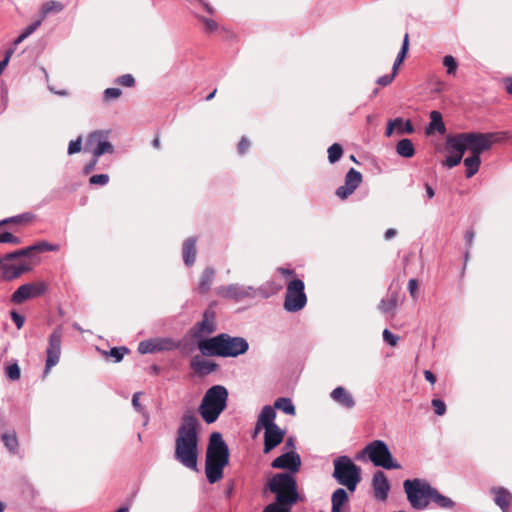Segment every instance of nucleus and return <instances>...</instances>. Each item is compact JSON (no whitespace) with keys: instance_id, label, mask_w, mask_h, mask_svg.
<instances>
[{"instance_id":"1","label":"nucleus","mask_w":512,"mask_h":512,"mask_svg":"<svg viewBox=\"0 0 512 512\" xmlns=\"http://www.w3.org/2000/svg\"><path fill=\"white\" fill-rule=\"evenodd\" d=\"M199 421L193 412L183 414L177 429L174 458L185 468L197 471Z\"/></svg>"},{"instance_id":"2","label":"nucleus","mask_w":512,"mask_h":512,"mask_svg":"<svg viewBox=\"0 0 512 512\" xmlns=\"http://www.w3.org/2000/svg\"><path fill=\"white\" fill-rule=\"evenodd\" d=\"M267 488L276 495V498L262 512H292V507L299 500L297 482L293 475L277 473L269 480Z\"/></svg>"},{"instance_id":"3","label":"nucleus","mask_w":512,"mask_h":512,"mask_svg":"<svg viewBox=\"0 0 512 512\" xmlns=\"http://www.w3.org/2000/svg\"><path fill=\"white\" fill-rule=\"evenodd\" d=\"M198 349L203 356L235 358L245 354L249 349V344L243 337L220 333L199 341Z\"/></svg>"},{"instance_id":"4","label":"nucleus","mask_w":512,"mask_h":512,"mask_svg":"<svg viewBox=\"0 0 512 512\" xmlns=\"http://www.w3.org/2000/svg\"><path fill=\"white\" fill-rule=\"evenodd\" d=\"M229 463V449L219 432L210 435L206 452L205 474L207 481L214 484L223 478V470Z\"/></svg>"},{"instance_id":"5","label":"nucleus","mask_w":512,"mask_h":512,"mask_svg":"<svg viewBox=\"0 0 512 512\" xmlns=\"http://www.w3.org/2000/svg\"><path fill=\"white\" fill-rule=\"evenodd\" d=\"M228 390L223 385H214L204 394L198 412L206 424L216 422L227 407Z\"/></svg>"},{"instance_id":"6","label":"nucleus","mask_w":512,"mask_h":512,"mask_svg":"<svg viewBox=\"0 0 512 512\" xmlns=\"http://www.w3.org/2000/svg\"><path fill=\"white\" fill-rule=\"evenodd\" d=\"M280 289L281 286L276 285L274 282H268L259 288L234 283L218 287L216 294L221 298L240 302L245 299H253L258 295L263 298H268L270 295L277 293Z\"/></svg>"},{"instance_id":"7","label":"nucleus","mask_w":512,"mask_h":512,"mask_svg":"<svg viewBox=\"0 0 512 512\" xmlns=\"http://www.w3.org/2000/svg\"><path fill=\"white\" fill-rule=\"evenodd\" d=\"M505 134L498 132H464L455 136L465 151H469L472 155L480 156L483 152L490 150L493 144L500 141L502 139L501 136Z\"/></svg>"},{"instance_id":"8","label":"nucleus","mask_w":512,"mask_h":512,"mask_svg":"<svg viewBox=\"0 0 512 512\" xmlns=\"http://www.w3.org/2000/svg\"><path fill=\"white\" fill-rule=\"evenodd\" d=\"M403 487L411 507L415 510H424L428 507L435 489L427 481L419 478L405 480Z\"/></svg>"},{"instance_id":"9","label":"nucleus","mask_w":512,"mask_h":512,"mask_svg":"<svg viewBox=\"0 0 512 512\" xmlns=\"http://www.w3.org/2000/svg\"><path fill=\"white\" fill-rule=\"evenodd\" d=\"M333 477L336 481L351 492H354L361 481L360 467H358L348 456H339L333 461Z\"/></svg>"},{"instance_id":"10","label":"nucleus","mask_w":512,"mask_h":512,"mask_svg":"<svg viewBox=\"0 0 512 512\" xmlns=\"http://www.w3.org/2000/svg\"><path fill=\"white\" fill-rule=\"evenodd\" d=\"M368 459L377 467L384 469H400L401 465L393 459L387 444L382 440H374L363 450Z\"/></svg>"},{"instance_id":"11","label":"nucleus","mask_w":512,"mask_h":512,"mask_svg":"<svg viewBox=\"0 0 512 512\" xmlns=\"http://www.w3.org/2000/svg\"><path fill=\"white\" fill-rule=\"evenodd\" d=\"M304 288L305 285L301 279H293L288 283L283 305L287 312H298L305 307L307 297Z\"/></svg>"},{"instance_id":"12","label":"nucleus","mask_w":512,"mask_h":512,"mask_svg":"<svg viewBox=\"0 0 512 512\" xmlns=\"http://www.w3.org/2000/svg\"><path fill=\"white\" fill-rule=\"evenodd\" d=\"M63 338L62 326H57L48 338V346L46 348V362L44 375H48L50 370L59 363L61 356V343Z\"/></svg>"},{"instance_id":"13","label":"nucleus","mask_w":512,"mask_h":512,"mask_svg":"<svg viewBox=\"0 0 512 512\" xmlns=\"http://www.w3.org/2000/svg\"><path fill=\"white\" fill-rule=\"evenodd\" d=\"M86 149L90 150L93 157L99 158L105 153H113L114 147L108 141V132L94 131L90 133L86 140Z\"/></svg>"},{"instance_id":"14","label":"nucleus","mask_w":512,"mask_h":512,"mask_svg":"<svg viewBox=\"0 0 512 512\" xmlns=\"http://www.w3.org/2000/svg\"><path fill=\"white\" fill-rule=\"evenodd\" d=\"M48 287L45 282L26 283L17 288L11 296L14 304H21L28 299L36 298L43 295Z\"/></svg>"},{"instance_id":"15","label":"nucleus","mask_w":512,"mask_h":512,"mask_svg":"<svg viewBox=\"0 0 512 512\" xmlns=\"http://www.w3.org/2000/svg\"><path fill=\"white\" fill-rule=\"evenodd\" d=\"M31 264L25 259L5 260L3 266V279L12 281L22 274L31 271Z\"/></svg>"},{"instance_id":"16","label":"nucleus","mask_w":512,"mask_h":512,"mask_svg":"<svg viewBox=\"0 0 512 512\" xmlns=\"http://www.w3.org/2000/svg\"><path fill=\"white\" fill-rule=\"evenodd\" d=\"M362 182V174L354 168H350L345 176L344 185L336 189V196L344 200L348 198Z\"/></svg>"},{"instance_id":"17","label":"nucleus","mask_w":512,"mask_h":512,"mask_svg":"<svg viewBox=\"0 0 512 512\" xmlns=\"http://www.w3.org/2000/svg\"><path fill=\"white\" fill-rule=\"evenodd\" d=\"M446 149L448 152V156L444 161V166L447 168H453L460 164L462 161L465 150L463 149L462 144L458 141L456 136H448L446 141Z\"/></svg>"},{"instance_id":"18","label":"nucleus","mask_w":512,"mask_h":512,"mask_svg":"<svg viewBox=\"0 0 512 512\" xmlns=\"http://www.w3.org/2000/svg\"><path fill=\"white\" fill-rule=\"evenodd\" d=\"M216 330L215 315L213 311L206 310L203 319L191 329L195 339L204 340L203 337L212 334Z\"/></svg>"},{"instance_id":"19","label":"nucleus","mask_w":512,"mask_h":512,"mask_svg":"<svg viewBox=\"0 0 512 512\" xmlns=\"http://www.w3.org/2000/svg\"><path fill=\"white\" fill-rule=\"evenodd\" d=\"M271 466L275 469H285L296 473L301 467V458L295 451L291 450L275 458Z\"/></svg>"},{"instance_id":"20","label":"nucleus","mask_w":512,"mask_h":512,"mask_svg":"<svg viewBox=\"0 0 512 512\" xmlns=\"http://www.w3.org/2000/svg\"><path fill=\"white\" fill-rule=\"evenodd\" d=\"M374 497L379 501H385L390 491L389 481L383 471H376L372 479Z\"/></svg>"},{"instance_id":"21","label":"nucleus","mask_w":512,"mask_h":512,"mask_svg":"<svg viewBox=\"0 0 512 512\" xmlns=\"http://www.w3.org/2000/svg\"><path fill=\"white\" fill-rule=\"evenodd\" d=\"M330 398L344 409L351 410L356 401L353 394L343 386H338L330 392Z\"/></svg>"},{"instance_id":"22","label":"nucleus","mask_w":512,"mask_h":512,"mask_svg":"<svg viewBox=\"0 0 512 512\" xmlns=\"http://www.w3.org/2000/svg\"><path fill=\"white\" fill-rule=\"evenodd\" d=\"M285 432L278 427L273 425L272 427L265 428L264 433V452L268 453L276 446H278L284 438Z\"/></svg>"},{"instance_id":"23","label":"nucleus","mask_w":512,"mask_h":512,"mask_svg":"<svg viewBox=\"0 0 512 512\" xmlns=\"http://www.w3.org/2000/svg\"><path fill=\"white\" fill-rule=\"evenodd\" d=\"M494 494V502L502 512H508L512 500V494L503 487H496L491 490Z\"/></svg>"},{"instance_id":"24","label":"nucleus","mask_w":512,"mask_h":512,"mask_svg":"<svg viewBox=\"0 0 512 512\" xmlns=\"http://www.w3.org/2000/svg\"><path fill=\"white\" fill-rule=\"evenodd\" d=\"M191 367L199 374L208 375L214 372L218 365L211 360L196 356L191 361Z\"/></svg>"},{"instance_id":"25","label":"nucleus","mask_w":512,"mask_h":512,"mask_svg":"<svg viewBox=\"0 0 512 512\" xmlns=\"http://www.w3.org/2000/svg\"><path fill=\"white\" fill-rule=\"evenodd\" d=\"M275 418L276 412L273 406H264L258 416L256 428L260 429V427H263L265 429L267 427H272L273 425H276L274 422Z\"/></svg>"},{"instance_id":"26","label":"nucleus","mask_w":512,"mask_h":512,"mask_svg":"<svg viewBox=\"0 0 512 512\" xmlns=\"http://www.w3.org/2000/svg\"><path fill=\"white\" fill-rule=\"evenodd\" d=\"M183 260L187 266L194 264L196 260V238L190 237L183 244Z\"/></svg>"},{"instance_id":"27","label":"nucleus","mask_w":512,"mask_h":512,"mask_svg":"<svg viewBox=\"0 0 512 512\" xmlns=\"http://www.w3.org/2000/svg\"><path fill=\"white\" fill-rule=\"evenodd\" d=\"M215 278V270L212 267H206L203 271L199 283H198V291L201 294H205L210 290V287L213 283V280Z\"/></svg>"},{"instance_id":"28","label":"nucleus","mask_w":512,"mask_h":512,"mask_svg":"<svg viewBox=\"0 0 512 512\" xmlns=\"http://www.w3.org/2000/svg\"><path fill=\"white\" fill-rule=\"evenodd\" d=\"M332 508L331 512H342V507L348 502V494L345 489H336L331 497Z\"/></svg>"},{"instance_id":"29","label":"nucleus","mask_w":512,"mask_h":512,"mask_svg":"<svg viewBox=\"0 0 512 512\" xmlns=\"http://www.w3.org/2000/svg\"><path fill=\"white\" fill-rule=\"evenodd\" d=\"M398 305V294L397 292H392L389 295H387L386 298H383L379 303V310L382 313H391L393 312Z\"/></svg>"},{"instance_id":"30","label":"nucleus","mask_w":512,"mask_h":512,"mask_svg":"<svg viewBox=\"0 0 512 512\" xmlns=\"http://www.w3.org/2000/svg\"><path fill=\"white\" fill-rule=\"evenodd\" d=\"M481 158L477 155H470L464 159V166L466 167L465 175L467 178L474 176L480 168Z\"/></svg>"},{"instance_id":"31","label":"nucleus","mask_w":512,"mask_h":512,"mask_svg":"<svg viewBox=\"0 0 512 512\" xmlns=\"http://www.w3.org/2000/svg\"><path fill=\"white\" fill-rule=\"evenodd\" d=\"M64 5L59 1H47L40 8V19L44 20L50 13H60L63 11Z\"/></svg>"},{"instance_id":"32","label":"nucleus","mask_w":512,"mask_h":512,"mask_svg":"<svg viewBox=\"0 0 512 512\" xmlns=\"http://www.w3.org/2000/svg\"><path fill=\"white\" fill-rule=\"evenodd\" d=\"M396 152L404 158H411L415 154V149L410 139H402L396 145Z\"/></svg>"},{"instance_id":"33","label":"nucleus","mask_w":512,"mask_h":512,"mask_svg":"<svg viewBox=\"0 0 512 512\" xmlns=\"http://www.w3.org/2000/svg\"><path fill=\"white\" fill-rule=\"evenodd\" d=\"M157 352L172 351L180 347V342L169 337H156Z\"/></svg>"},{"instance_id":"34","label":"nucleus","mask_w":512,"mask_h":512,"mask_svg":"<svg viewBox=\"0 0 512 512\" xmlns=\"http://www.w3.org/2000/svg\"><path fill=\"white\" fill-rule=\"evenodd\" d=\"M274 409L281 410L287 415H295V406L290 398L280 397L274 402Z\"/></svg>"},{"instance_id":"35","label":"nucleus","mask_w":512,"mask_h":512,"mask_svg":"<svg viewBox=\"0 0 512 512\" xmlns=\"http://www.w3.org/2000/svg\"><path fill=\"white\" fill-rule=\"evenodd\" d=\"M431 501L443 509H452L455 506V502L451 498L440 494L437 489H434Z\"/></svg>"},{"instance_id":"36","label":"nucleus","mask_w":512,"mask_h":512,"mask_svg":"<svg viewBox=\"0 0 512 512\" xmlns=\"http://www.w3.org/2000/svg\"><path fill=\"white\" fill-rule=\"evenodd\" d=\"M408 48H409V36H408V34H405L403 43H402V47H401L400 51L398 52V55L394 61L393 67H392V72H394V75H397L398 67L404 61V59L407 55V52H408Z\"/></svg>"},{"instance_id":"37","label":"nucleus","mask_w":512,"mask_h":512,"mask_svg":"<svg viewBox=\"0 0 512 512\" xmlns=\"http://www.w3.org/2000/svg\"><path fill=\"white\" fill-rule=\"evenodd\" d=\"M42 24V20H37L28 25L20 35L14 40V46H18L22 43L26 38H28L31 34H33Z\"/></svg>"},{"instance_id":"38","label":"nucleus","mask_w":512,"mask_h":512,"mask_svg":"<svg viewBox=\"0 0 512 512\" xmlns=\"http://www.w3.org/2000/svg\"><path fill=\"white\" fill-rule=\"evenodd\" d=\"M430 119H431V122H430V126H429V132L431 130H436L442 134L446 131L445 125L442 121V115L440 112L432 111L430 113Z\"/></svg>"},{"instance_id":"39","label":"nucleus","mask_w":512,"mask_h":512,"mask_svg":"<svg viewBox=\"0 0 512 512\" xmlns=\"http://www.w3.org/2000/svg\"><path fill=\"white\" fill-rule=\"evenodd\" d=\"M128 353H129V349H128V348H126V347H124V346H121V347H114V348L110 349L109 351H103V353H102V354H103L105 357H111V358H113V361H114L115 363H118V362H120V361L124 358V356H125L126 354H128Z\"/></svg>"},{"instance_id":"40","label":"nucleus","mask_w":512,"mask_h":512,"mask_svg":"<svg viewBox=\"0 0 512 512\" xmlns=\"http://www.w3.org/2000/svg\"><path fill=\"white\" fill-rule=\"evenodd\" d=\"M142 392H135L132 396V406L133 408L140 413L144 417V425H147L149 422V415L145 408L140 403V396Z\"/></svg>"},{"instance_id":"41","label":"nucleus","mask_w":512,"mask_h":512,"mask_svg":"<svg viewBox=\"0 0 512 512\" xmlns=\"http://www.w3.org/2000/svg\"><path fill=\"white\" fill-rule=\"evenodd\" d=\"M32 252H35L33 245L16 250L11 253H7L6 259H10V260H18L19 258L24 259L25 257H30Z\"/></svg>"},{"instance_id":"42","label":"nucleus","mask_w":512,"mask_h":512,"mask_svg":"<svg viewBox=\"0 0 512 512\" xmlns=\"http://www.w3.org/2000/svg\"><path fill=\"white\" fill-rule=\"evenodd\" d=\"M2 441L9 451L14 452L18 447L16 433L14 431L2 434Z\"/></svg>"},{"instance_id":"43","label":"nucleus","mask_w":512,"mask_h":512,"mask_svg":"<svg viewBox=\"0 0 512 512\" xmlns=\"http://www.w3.org/2000/svg\"><path fill=\"white\" fill-rule=\"evenodd\" d=\"M138 352L140 354H150L157 352L155 338L141 341L138 345Z\"/></svg>"},{"instance_id":"44","label":"nucleus","mask_w":512,"mask_h":512,"mask_svg":"<svg viewBox=\"0 0 512 512\" xmlns=\"http://www.w3.org/2000/svg\"><path fill=\"white\" fill-rule=\"evenodd\" d=\"M343 154V148L340 144L334 143L328 148V160L330 163L337 162Z\"/></svg>"},{"instance_id":"45","label":"nucleus","mask_w":512,"mask_h":512,"mask_svg":"<svg viewBox=\"0 0 512 512\" xmlns=\"http://www.w3.org/2000/svg\"><path fill=\"white\" fill-rule=\"evenodd\" d=\"M396 132L399 135L412 134L414 132V127L410 120L404 121L402 118H400V122H397L396 125Z\"/></svg>"},{"instance_id":"46","label":"nucleus","mask_w":512,"mask_h":512,"mask_svg":"<svg viewBox=\"0 0 512 512\" xmlns=\"http://www.w3.org/2000/svg\"><path fill=\"white\" fill-rule=\"evenodd\" d=\"M5 374L8 379L16 381L21 376L20 367L17 363H13L6 367Z\"/></svg>"},{"instance_id":"47","label":"nucleus","mask_w":512,"mask_h":512,"mask_svg":"<svg viewBox=\"0 0 512 512\" xmlns=\"http://www.w3.org/2000/svg\"><path fill=\"white\" fill-rule=\"evenodd\" d=\"M443 65L446 67L447 73L449 75H454L456 73L458 64L456 62V59L453 56L446 55L443 58Z\"/></svg>"},{"instance_id":"48","label":"nucleus","mask_w":512,"mask_h":512,"mask_svg":"<svg viewBox=\"0 0 512 512\" xmlns=\"http://www.w3.org/2000/svg\"><path fill=\"white\" fill-rule=\"evenodd\" d=\"M35 252H45V251H57L58 246L50 244L47 241H40L33 244Z\"/></svg>"},{"instance_id":"49","label":"nucleus","mask_w":512,"mask_h":512,"mask_svg":"<svg viewBox=\"0 0 512 512\" xmlns=\"http://www.w3.org/2000/svg\"><path fill=\"white\" fill-rule=\"evenodd\" d=\"M0 243L20 244L21 239L10 232L0 233Z\"/></svg>"},{"instance_id":"50","label":"nucleus","mask_w":512,"mask_h":512,"mask_svg":"<svg viewBox=\"0 0 512 512\" xmlns=\"http://www.w3.org/2000/svg\"><path fill=\"white\" fill-rule=\"evenodd\" d=\"M109 182V176L107 174H96L90 177L89 183L91 185L104 186Z\"/></svg>"},{"instance_id":"51","label":"nucleus","mask_w":512,"mask_h":512,"mask_svg":"<svg viewBox=\"0 0 512 512\" xmlns=\"http://www.w3.org/2000/svg\"><path fill=\"white\" fill-rule=\"evenodd\" d=\"M121 94L122 91L119 88H107L103 93V97L105 101H110L119 98Z\"/></svg>"},{"instance_id":"52","label":"nucleus","mask_w":512,"mask_h":512,"mask_svg":"<svg viewBox=\"0 0 512 512\" xmlns=\"http://www.w3.org/2000/svg\"><path fill=\"white\" fill-rule=\"evenodd\" d=\"M383 340L389 344L390 346L394 347L397 345L399 341V337L393 334L390 330L384 329L383 331Z\"/></svg>"},{"instance_id":"53","label":"nucleus","mask_w":512,"mask_h":512,"mask_svg":"<svg viewBox=\"0 0 512 512\" xmlns=\"http://www.w3.org/2000/svg\"><path fill=\"white\" fill-rule=\"evenodd\" d=\"M116 82L125 87H132L135 84V79L131 74H124L118 77Z\"/></svg>"},{"instance_id":"54","label":"nucleus","mask_w":512,"mask_h":512,"mask_svg":"<svg viewBox=\"0 0 512 512\" xmlns=\"http://www.w3.org/2000/svg\"><path fill=\"white\" fill-rule=\"evenodd\" d=\"M432 407L438 416H442L446 412V404L440 399H433Z\"/></svg>"},{"instance_id":"55","label":"nucleus","mask_w":512,"mask_h":512,"mask_svg":"<svg viewBox=\"0 0 512 512\" xmlns=\"http://www.w3.org/2000/svg\"><path fill=\"white\" fill-rule=\"evenodd\" d=\"M81 146H82L81 137H78L76 140L71 141L68 146V154L72 155V154L80 152Z\"/></svg>"},{"instance_id":"56","label":"nucleus","mask_w":512,"mask_h":512,"mask_svg":"<svg viewBox=\"0 0 512 512\" xmlns=\"http://www.w3.org/2000/svg\"><path fill=\"white\" fill-rule=\"evenodd\" d=\"M199 19L203 23L205 30L208 32H213L218 27L217 23L213 19H209L206 17H200Z\"/></svg>"},{"instance_id":"57","label":"nucleus","mask_w":512,"mask_h":512,"mask_svg":"<svg viewBox=\"0 0 512 512\" xmlns=\"http://www.w3.org/2000/svg\"><path fill=\"white\" fill-rule=\"evenodd\" d=\"M408 290L413 299L418 297V281L416 279H410L408 282Z\"/></svg>"},{"instance_id":"58","label":"nucleus","mask_w":512,"mask_h":512,"mask_svg":"<svg viewBox=\"0 0 512 512\" xmlns=\"http://www.w3.org/2000/svg\"><path fill=\"white\" fill-rule=\"evenodd\" d=\"M11 319L18 329H21L23 327L25 319L21 314L17 313L16 311H12Z\"/></svg>"},{"instance_id":"59","label":"nucleus","mask_w":512,"mask_h":512,"mask_svg":"<svg viewBox=\"0 0 512 512\" xmlns=\"http://www.w3.org/2000/svg\"><path fill=\"white\" fill-rule=\"evenodd\" d=\"M397 122H400V117L388 121L385 136H392L394 129H396Z\"/></svg>"},{"instance_id":"60","label":"nucleus","mask_w":512,"mask_h":512,"mask_svg":"<svg viewBox=\"0 0 512 512\" xmlns=\"http://www.w3.org/2000/svg\"><path fill=\"white\" fill-rule=\"evenodd\" d=\"M395 76L396 75H394V72H392L391 74L379 77L376 82L381 86H387L393 81Z\"/></svg>"},{"instance_id":"61","label":"nucleus","mask_w":512,"mask_h":512,"mask_svg":"<svg viewBox=\"0 0 512 512\" xmlns=\"http://www.w3.org/2000/svg\"><path fill=\"white\" fill-rule=\"evenodd\" d=\"M12 54H13V50L7 51L4 59L2 61H0V75L3 73V71L7 67Z\"/></svg>"},{"instance_id":"62","label":"nucleus","mask_w":512,"mask_h":512,"mask_svg":"<svg viewBox=\"0 0 512 512\" xmlns=\"http://www.w3.org/2000/svg\"><path fill=\"white\" fill-rule=\"evenodd\" d=\"M249 145H250V143H249L248 139L245 137H242V139L240 140V142L238 144L239 154H241V155L244 154L247 151V149L249 148Z\"/></svg>"},{"instance_id":"63","label":"nucleus","mask_w":512,"mask_h":512,"mask_svg":"<svg viewBox=\"0 0 512 512\" xmlns=\"http://www.w3.org/2000/svg\"><path fill=\"white\" fill-rule=\"evenodd\" d=\"M474 237H475V233L472 229H468L465 232V241H466L468 248H470L472 246Z\"/></svg>"},{"instance_id":"64","label":"nucleus","mask_w":512,"mask_h":512,"mask_svg":"<svg viewBox=\"0 0 512 512\" xmlns=\"http://www.w3.org/2000/svg\"><path fill=\"white\" fill-rule=\"evenodd\" d=\"M424 377L431 384H434L436 382V376L429 370L424 371Z\"/></svg>"}]
</instances>
